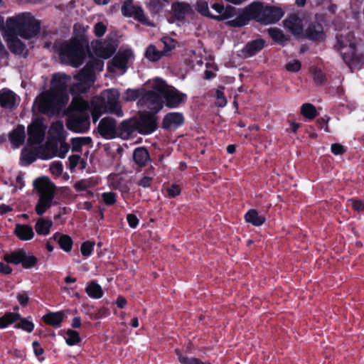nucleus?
<instances>
[{"label":"nucleus","instance_id":"24","mask_svg":"<svg viewBox=\"0 0 364 364\" xmlns=\"http://www.w3.org/2000/svg\"><path fill=\"white\" fill-rule=\"evenodd\" d=\"M263 5L261 3H254L247 6L244 10V14L247 19H256L260 22L262 17Z\"/></svg>","mask_w":364,"mask_h":364},{"label":"nucleus","instance_id":"31","mask_svg":"<svg viewBox=\"0 0 364 364\" xmlns=\"http://www.w3.org/2000/svg\"><path fill=\"white\" fill-rule=\"evenodd\" d=\"M50 136L57 140H61L65 138V130L63 122L58 121L53 122L49 129Z\"/></svg>","mask_w":364,"mask_h":364},{"label":"nucleus","instance_id":"25","mask_svg":"<svg viewBox=\"0 0 364 364\" xmlns=\"http://www.w3.org/2000/svg\"><path fill=\"white\" fill-rule=\"evenodd\" d=\"M14 233L21 240L26 241L33 238L35 234L33 228L28 225L16 224Z\"/></svg>","mask_w":364,"mask_h":364},{"label":"nucleus","instance_id":"19","mask_svg":"<svg viewBox=\"0 0 364 364\" xmlns=\"http://www.w3.org/2000/svg\"><path fill=\"white\" fill-rule=\"evenodd\" d=\"M284 25L293 35L297 37L303 35L302 21L296 14L290 15L285 19Z\"/></svg>","mask_w":364,"mask_h":364},{"label":"nucleus","instance_id":"63","mask_svg":"<svg viewBox=\"0 0 364 364\" xmlns=\"http://www.w3.org/2000/svg\"><path fill=\"white\" fill-rule=\"evenodd\" d=\"M17 299L21 305L26 306L29 300V296L26 292L22 291L18 294Z\"/></svg>","mask_w":364,"mask_h":364},{"label":"nucleus","instance_id":"52","mask_svg":"<svg viewBox=\"0 0 364 364\" xmlns=\"http://www.w3.org/2000/svg\"><path fill=\"white\" fill-rule=\"evenodd\" d=\"M141 95L139 90L127 89L122 96V99L125 101H134Z\"/></svg>","mask_w":364,"mask_h":364},{"label":"nucleus","instance_id":"6","mask_svg":"<svg viewBox=\"0 0 364 364\" xmlns=\"http://www.w3.org/2000/svg\"><path fill=\"white\" fill-rule=\"evenodd\" d=\"M104 63L101 60H95L93 64L90 62L76 75L75 82L70 85V92L77 95L86 92L95 81V70L102 71Z\"/></svg>","mask_w":364,"mask_h":364},{"label":"nucleus","instance_id":"22","mask_svg":"<svg viewBox=\"0 0 364 364\" xmlns=\"http://www.w3.org/2000/svg\"><path fill=\"white\" fill-rule=\"evenodd\" d=\"M171 9L178 19H183L186 16L193 12L191 6L186 2H175L172 4Z\"/></svg>","mask_w":364,"mask_h":364},{"label":"nucleus","instance_id":"53","mask_svg":"<svg viewBox=\"0 0 364 364\" xmlns=\"http://www.w3.org/2000/svg\"><path fill=\"white\" fill-rule=\"evenodd\" d=\"M95 243L87 241L82 244L80 247L81 253L85 257H89L93 251Z\"/></svg>","mask_w":364,"mask_h":364},{"label":"nucleus","instance_id":"51","mask_svg":"<svg viewBox=\"0 0 364 364\" xmlns=\"http://www.w3.org/2000/svg\"><path fill=\"white\" fill-rule=\"evenodd\" d=\"M196 6L197 11L201 15L212 18V14L209 11L208 4L207 1L204 0H199L196 3Z\"/></svg>","mask_w":364,"mask_h":364},{"label":"nucleus","instance_id":"60","mask_svg":"<svg viewBox=\"0 0 364 364\" xmlns=\"http://www.w3.org/2000/svg\"><path fill=\"white\" fill-rule=\"evenodd\" d=\"M166 191L170 197L174 198L180 194L181 189L178 185L172 184L166 188Z\"/></svg>","mask_w":364,"mask_h":364},{"label":"nucleus","instance_id":"39","mask_svg":"<svg viewBox=\"0 0 364 364\" xmlns=\"http://www.w3.org/2000/svg\"><path fill=\"white\" fill-rule=\"evenodd\" d=\"M151 88L153 89L152 91L155 92L159 95L160 94L164 95L166 91H168V90L170 88V87H168L166 85L165 81L160 78H156L155 80H154L153 82H151Z\"/></svg>","mask_w":364,"mask_h":364},{"label":"nucleus","instance_id":"58","mask_svg":"<svg viewBox=\"0 0 364 364\" xmlns=\"http://www.w3.org/2000/svg\"><path fill=\"white\" fill-rule=\"evenodd\" d=\"M348 205L356 211L364 210V201L358 199H350L348 200Z\"/></svg>","mask_w":364,"mask_h":364},{"label":"nucleus","instance_id":"1","mask_svg":"<svg viewBox=\"0 0 364 364\" xmlns=\"http://www.w3.org/2000/svg\"><path fill=\"white\" fill-rule=\"evenodd\" d=\"M39 28V22L31 14L21 13L6 19L2 35L11 51L22 55L25 53L26 46L18 36L29 39L36 35Z\"/></svg>","mask_w":364,"mask_h":364},{"label":"nucleus","instance_id":"18","mask_svg":"<svg viewBox=\"0 0 364 364\" xmlns=\"http://www.w3.org/2000/svg\"><path fill=\"white\" fill-rule=\"evenodd\" d=\"M212 9L217 13L216 15L212 14V18L218 21H223L233 17L235 14V8L215 3L212 5Z\"/></svg>","mask_w":364,"mask_h":364},{"label":"nucleus","instance_id":"14","mask_svg":"<svg viewBox=\"0 0 364 364\" xmlns=\"http://www.w3.org/2000/svg\"><path fill=\"white\" fill-rule=\"evenodd\" d=\"M122 12L126 16L133 17L141 23L146 22V17L141 7L134 4L132 0H127L124 3Z\"/></svg>","mask_w":364,"mask_h":364},{"label":"nucleus","instance_id":"41","mask_svg":"<svg viewBox=\"0 0 364 364\" xmlns=\"http://www.w3.org/2000/svg\"><path fill=\"white\" fill-rule=\"evenodd\" d=\"M155 176L154 168L148 169L144 173L143 177L138 181V185L143 188L150 187L152 180Z\"/></svg>","mask_w":364,"mask_h":364},{"label":"nucleus","instance_id":"8","mask_svg":"<svg viewBox=\"0 0 364 364\" xmlns=\"http://www.w3.org/2000/svg\"><path fill=\"white\" fill-rule=\"evenodd\" d=\"M336 48L343 55L345 62L350 63L356 58V45L357 41L350 31H345L339 36L336 37Z\"/></svg>","mask_w":364,"mask_h":364},{"label":"nucleus","instance_id":"12","mask_svg":"<svg viewBox=\"0 0 364 364\" xmlns=\"http://www.w3.org/2000/svg\"><path fill=\"white\" fill-rule=\"evenodd\" d=\"M138 104L146 107L152 113L158 112L163 107L161 96L153 91L146 92L139 100Z\"/></svg>","mask_w":364,"mask_h":364},{"label":"nucleus","instance_id":"43","mask_svg":"<svg viewBox=\"0 0 364 364\" xmlns=\"http://www.w3.org/2000/svg\"><path fill=\"white\" fill-rule=\"evenodd\" d=\"M88 26H85L80 23H76L73 26L74 36L71 38H77L83 44L84 35L87 31Z\"/></svg>","mask_w":364,"mask_h":364},{"label":"nucleus","instance_id":"17","mask_svg":"<svg viewBox=\"0 0 364 364\" xmlns=\"http://www.w3.org/2000/svg\"><path fill=\"white\" fill-rule=\"evenodd\" d=\"M156 127V122L154 116L144 114L137 119L138 132L143 134L152 133Z\"/></svg>","mask_w":364,"mask_h":364},{"label":"nucleus","instance_id":"50","mask_svg":"<svg viewBox=\"0 0 364 364\" xmlns=\"http://www.w3.org/2000/svg\"><path fill=\"white\" fill-rule=\"evenodd\" d=\"M161 42L164 45V48L162 50L164 52V55H166L170 50L174 48L177 44V42L173 38L168 36H164L161 38Z\"/></svg>","mask_w":364,"mask_h":364},{"label":"nucleus","instance_id":"16","mask_svg":"<svg viewBox=\"0 0 364 364\" xmlns=\"http://www.w3.org/2000/svg\"><path fill=\"white\" fill-rule=\"evenodd\" d=\"M284 12L279 8L274 6H263L262 17L260 23L263 24L274 23L282 18Z\"/></svg>","mask_w":364,"mask_h":364},{"label":"nucleus","instance_id":"33","mask_svg":"<svg viewBox=\"0 0 364 364\" xmlns=\"http://www.w3.org/2000/svg\"><path fill=\"white\" fill-rule=\"evenodd\" d=\"M245 218L247 223H252L255 226H259L265 221V218L262 215H259L257 210H250L245 215Z\"/></svg>","mask_w":364,"mask_h":364},{"label":"nucleus","instance_id":"56","mask_svg":"<svg viewBox=\"0 0 364 364\" xmlns=\"http://www.w3.org/2000/svg\"><path fill=\"white\" fill-rule=\"evenodd\" d=\"M91 186V181L87 179L80 180L74 185V188L78 191L87 190Z\"/></svg>","mask_w":364,"mask_h":364},{"label":"nucleus","instance_id":"49","mask_svg":"<svg viewBox=\"0 0 364 364\" xmlns=\"http://www.w3.org/2000/svg\"><path fill=\"white\" fill-rule=\"evenodd\" d=\"M38 262L37 258L31 255H27L24 251L22 257L21 264L24 268H31L34 267Z\"/></svg>","mask_w":364,"mask_h":364},{"label":"nucleus","instance_id":"3","mask_svg":"<svg viewBox=\"0 0 364 364\" xmlns=\"http://www.w3.org/2000/svg\"><path fill=\"white\" fill-rule=\"evenodd\" d=\"M75 112L68 119L67 127L75 132L83 133L89 130L90 126V112L92 113V107L81 98L75 97L72 102Z\"/></svg>","mask_w":364,"mask_h":364},{"label":"nucleus","instance_id":"36","mask_svg":"<svg viewBox=\"0 0 364 364\" xmlns=\"http://www.w3.org/2000/svg\"><path fill=\"white\" fill-rule=\"evenodd\" d=\"M85 291L90 297L93 299H100L103 296L101 286L95 282H90L85 288Z\"/></svg>","mask_w":364,"mask_h":364},{"label":"nucleus","instance_id":"46","mask_svg":"<svg viewBox=\"0 0 364 364\" xmlns=\"http://www.w3.org/2000/svg\"><path fill=\"white\" fill-rule=\"evenodd\" d=\"M65 341L68 345L73 346L80 341V337L77 331L69 329L66 332Z\"/></svg>","mask_w":364,"mask_h":364},{"label":"nucleus","instance_id":"32","mask_svg":"<svg viewBox=\"0 0 364 364\" xmlns=\"http://www.w3.org/2000/svg\"><path fill=\"white\" fill-rule=\"evenodd\" d=\"M52 225L51 220L41 218L36 221L35 229L38 235H47L49 234Z\"/></svg>","mask_w":364,"mask_h":364},{"label":"nucleus","instance_id":"5","mask_svg":"<svg viewBox=\"0 0 364 364\" xmlns=\"http://www.w3.org/2000/svg\"><path fill=\"white\" fill-rule=\"evenodd\" d=\"M105 97L106 98V105H105L100 99L92 101V115L94 122H97L100 116L104 112L114 114L118 117L123 116L122 110L118 102L119 97L118 90L114 89L107 90L105 93Z\"/></svg>","mask_w":364,"mask_h":364},{"label":"nucleus","instance_id":"45","mask_svg":"<svg viewBox=\"0 0 364 364\" xmlns=\"http://www.w3.org/2000/svg\"><path fill=\"white\" fill-rule=\"evenodd\" d=\"M23 254V250L14 252L11 254H7V255H5L4 259L8 263H13L15 264H18L21 263Z\"/></svg>","mask_w":364,"mask_h":364},{"label":"nucleus","instance_id":"7","mask_svg":"<svg viewBox=\"0 0 364 364\" xmlns=\"http://www.w3.org/2000/svg\"><path fill=\"white\" fill-rule=\"evenodd\" d=\"M39 193V199L36 205V213L43 215L50 206L54 198L55 186L46 178H40L34 181Z\"/></svg>","mask_w":364,"mask_h":364},{"label":"nucleus","instance_id":"61","mask_svg":"<svg viewBox=\"0 0 364 364\" xmlns=\"http://www.w3.org/2000/svg\"><path fill=\"white\" fill-rule=\"evenodd\" d=\"M107 31V26L102 22L97 23L94 26L95 34L98 36H102Z\"/></svg>","mask_w":364,"mask_h":364},{"label":"nucleus","instance_id":"29","mask_svg":"<svg viewBox=\"0 0 364 364\" xmlns=\"http://www.w3.org/2000/svg\"><path fill=\"white\" fill-rule=\"evenodd\" d=\"M43 318L46 323L58 328L63 321L64 313L63 311L48 313Z\"/></svg>","mask_w":364,"mask_h":364},{"label":"nucleus","instance_id":"11","mask_svg":"<svg viewBox=\"0 0 364 364\" xmlns=\"http://www.w3.org/2000/svg\"><path fill=\"white\" fill-rule=\"evenodd\" d=\"M46 130V126L40 119L34 120L31 125L28 127V142L31 145H38L44 139Z\"/></svg>","mask_w":364,"mask_h":364},{"label":"nucleus","instance_id":"4","mask_svg":"<svg viewBox=\"0 0 364 364\" xmlns=\"http://www.w3.org/2000/svg\"><path fill=\"white\" fill-rule=\"evenodd\" d=\"M58 52L62 63L77 68L85 59L83 44L77 38H70L58 46Z\"/></svg>","mask_w":364,"mask_h":364},{"label":"nucleus","instance_id":"54","mask_svg":"<svg viewBox=\"0 0 364 364\" xmlns=\"http://www.w3.org/2000/svg\"><path fill=\"white\" fill-rule=\"evenodd\" d=\"M223 90H224L223 87L220 88V89L217 90V91L215 92V96H216L215 104L217 106H218L220 107H224L227 105V102H228L226 97L224 95Z\"/></svg>","mask_w":364,"mask_h":364},{"label":"nucleus","instance_id":"30","mask_svg":"<svg viewBox=\"0 0 364 364\" xmlns=\"http://www.w3.org/2000/svg\"><path fill=\"white\" fill-rule=\"evenodd\" d=\"M21 318V315L16 312H6L0 317V329L6 328Z\"/></svg>","mask_w":364,"mask_h":364},{"label":"nucleus","instance_id":"37","mask_svg":"<svg viewBox=\"0 0 364 364\" xmlns=\"http://www.w3.org/2000/svg\"><path fill=\"white\" fill-rule=\"evenodd\" d=\"M165 55L164 52L158 50L155 46L149 45L145 51L146 58L152 62H156L160 60L162 56Z\"/></svg>","mask_w":364,"mask_h":364},{"label":"nucleus","instance_id":"42","mask_svg":"<svg viewBox=\"0 0 364 364\" xmlns=\"http://www.w3.org/2000/svg\"><path fill=\"white\" fill-rule=\"evenodd\" d=\"M268 33L275 42L279 43H283L288 39L283 32L277 28L268 29Z\"/></svg>","mask_w":364,"mask_h":364},{"label":"nucleus","instance_id":"9","mask_svg":"<svg viewBox=\"0 0 364 364\" xmlns=\"http://www.w3.org/2000/svg\"><path fill=\"white\" fill-rule=\"evenodd\" d=\"M134 59V53L131 49L119 51L113 59L108 63L107 69L109 72L119 75L126 72L127 64Z\"/></svg>","mask_w":364,"mask_h":364},{"label":"nucleus","instance_id":"38","mask_svg":"<svg viewBox=\"0 0 364 364\" xmlns=\"http://www.w3.org/2000/svg\"><path fill=\"white\" fill-rule=\"evenodd\" d=\"M69 149H70V145L68 143L60 142V146L58 149H57L55 153L53 152L51 154H46L45 156H42L41 158L43 159H49L53 158L54 156H57L60 158H64V157H65Z\"/></svg>","mask_w":364,"mask_h":364},{"label":"nucleus","instance_id":"48","mask_svg":"<svg viewBox=\"0 0 364 364\" xmlns=\"http://www.w3.org/2000/svg\"><path fill=\"white\" fill-rule=\"evenodd\" d=\"M21 160L23 165H28L36 160V155L33 151L23 149L21 152Z\"/></svg>","mask_w":364,"mask_h":364},{"label":"nucleus","instance_id":"57","mask_svg":"<svg viewBox=\"0 0 364 364\" xmlns=\"http://www.w3.org/2000/svg\"><path fill=\"white\" fill-rule=\"evenodd\" d=\"M301 63L298 60H292L286 65V69L289 72H298L301 69Z\"/></svg>","mask_w":364,"mask_h":364},{"label":"nucleus","instance_id":"64","mask_svg":"<svg viewBox=\"0 0 364 364\" xmlns=\"http://www.w3.org/2000/svg\"><path fill=\"white\" fill-rule=\"evenodd\" d=\"M127 220L129 223V225L132 228H135L138 225L139 220L135 215L128 214L127 216Z\"/></svg>","mask_w":364,"mask_h":364},{"label":"nucleus","instance_id":"35","mask_svg":"<svg viewBox=\"0 0 364 364\" xmlns=\"http://www.w3.org/2000/svg\"><path fill=\"white\" fill-rule=\"evenodd\" d=\"M134 161L140 166L146 165L149 159L147 150L143 147L137 148L134 150L133 154Z\"/></svg>","mask_w":364,"mask_h":364},{"label":"nucleus","instance_id":"20","mask_svg":"<svg viewBox=\"0 0 364 364\" xmlns=\"http://www.w3.org/2000/svg\"><path fill=\"white\" fill-rule=\"evenodd\" d=\"M135 132H138L137 119L125 120L118 127V136L124 139H128Z\"/></svg>","mask_w":364,"mask_h":364},{"label":"nucleus","instance_id":"27","mask_svg":"<svg viewBox=\"0 0 364 364\" xmlns=\"http://www.w3.org/2000/svg\"><path fill=\"white\" fill-rule=\"evenodd\" d=\"M305 35L308 38L317 41L323 40L325 37L323 27L318 23L309 25Z\"/></svg>","mask_w":364,"mask_h":364},{"label":"nucleus","instance_id":"40","mask_svg":"<svg viewBox=\"0 0 364 364\" xmlns=\"http://www.w3.org/2000/svg\"><path fill=\"white\" fill-rule=\"evenodd\" d=\"M92 142L90 137H75L71 140L72 150L73 151L79 152L82 149V146L84 145L89 144Z\"/></svg>","mask_w":364,"mask_h":364},{"label":"nucleus","instance_id":"47","mask_svg":"<svg viewBox=\"0 0 364 364\" xmlns=\"http://www.w3.org/2000/svg\"><path fill=\"white\" fill-rule=\"evenodd\" d=\"M18 321L19 322L14 326V328H21L28 333L33 331L34 328V324L32 321H29L28 318H22L21 317L20 319H18Z\"/></svg>","mask_w":364,"mask_h":364},{"label":"nucleus","instance_id":"21","mask_svg":"<svg viewBox=\"0 0 364 364\" xmlns=\"http://www.w3.org/2000/svg\"><path fill=\"white\" fill-rule=\"evenodd\" d=\"M183 116L180 112H170L163 119V127L168 129H176L183 123Z\"/></svg>","mask_w":364,"mask_h":364},{"label":"nucleus","instance_id":"59","mask_svg":"<svg viewBox=\"0 0 364 364\" xmlns=\"http://www.w3.org/2000/svg\"><path fill=\"white\" fill-rule=\"evenodd\" d=\"M50 170L53 175L58 176L63 172V165L60 162L58 161L53 162L50 166Z\"/></svg>","mask_w":364,"mask_h":364},{"label":"nucleus","instance_id":"2","mask_svg":"<svg viewBox=\"0 0 364 364\" xmlns=\"http://www.w3.org/2000/svg\"><path fill=\"white\" fill-rule=\"evenodd\" d=\"M71 77L63 73L55 74L49 91L43 92L36 100V104L42 113L53 112L68 101L67 87Z\"/></svg>","mask_w":364,"mask_h":364},{"label":"nucleus","instance_id":"26","mask_svg":"<svg viewBox=\"0 0 364 364\" xmlns=\"http://www.w3.org/2000/svg\"><path fill=\"white\" fill-rule=\"evenodd\" d=\"M16 95L12 91L3 89L0 91V105L2 107L11 109L16 103Z\"/></svg>","mask_w":364,"mask_h":364},{"label":"nucleus","instance_id":"44","mask_svg":"<svg viewBox=\"0 0 364 364\" xmlns=\"http://www.w3.org/2000/svg\"><path fill=\"white\" fill-rule=\"evenodd\" d=\"M301 114L309 119H313L316 116V110L314 105L309 103L304 104L301 108Z\"/></svg>","mask_w":364,"mask_h":364},{"label":"nucleus","instance_id":"10","mask_svg":"<svg viewBox=\"0 0 364 364\" xmlns=\"http://www.w3.org/2000/svg\"><path fill=\"white\" fill-rule=\"evenodd\" d=\"M91 48L97 56L107 59L115 53L117 46L114 40L106 38L103 41L97 40L92 42Z\"/></svg>","mask_w":364,"mask_h":364},{"label":"nucleus","instance_id":"13","mask_svg":"<svg viewBox=\"0 0 364 364\" xmlns=\"http://www.w3.org/2000/svg\"><path fill=\"white\" fill-rule=\"evenodd\" d=\"M99 134L106 139H112L118 136V127L115 119L111 117H105L98 124Z\"/></svg>","mask_w":364,"mask_h":364},{"label":"nucleus","instance_id":"55","mask_svg":"<svg viewBox=\"0 0 364 364\" xmlns=\"http://www.w3.org/2000/svg\"><path fill=\"white\" fill-rule=\"evenodd\" d=\"M102 198L106 205H111L115 203L117 195L113 192H106L102 194Z\"/></svg>","mask_w":364,"mask_h":364},{"label":"nucleus","instance_id":"34","mask_svg":"<svg viewBox=\"0 0 364 364\" xmlns=\"http://www.w3.org/2000/svg\"><path fill=\"white\" fill-rule=\"evenodd\" d=\"M53 238L58 242L60 247L65 252L71 250L73 247V240L68 235L55 233L53 235Z\"/></svg>","mask_w":364,"mask_h":364},{"label":"nucleus","instance_id":"23","mask_svg":"<svg viewBox=\"0 0 364 364\" xmlns=\"http://www.w3.org/2000/svg\"><path fill=\"white\" fill-rule=\"evenodd\" d=\"M264 41L261 38L252 41L244 47L242 53L245 57H251L260 51L264 47Z\"/></svg>","mask_w":364,"mask_h":364},{"label":"nucleus","instance_id":"28","mask_svg":"<svg viewBox=\"0 0 364 364\" xmlns=\"http://www.w3.org/2000/svg\"><path fill=\"white\" fill-rule=\"evenodd\" d=\"M25 136V127L19 125L10 134L9 139L14 147H18L23 143Z\"/></svg>","mask_w":364,"mask_h":364},{"label":"nucleus","instance_id":"15","mask_svg":"<svg viewBox=\"0 0 364 364\" xmlns=\"http://www.w3.org/2000/svg\"><path fill=\"white\" fill-rule=\"evenodd\" d=\"M164 96L166 100V105L169 108L178 107L181 104L185 102L187 98L186 94L171 87H170Z\"/></svg>","mask_w":364,"mask_h":364},{"label":"nucleus","instance_id":"62","mask_svg":"<svg viewBox=\"0 0 364 364\" xmlns=\"http://www.w3.org/2000/svg\"><path fill=\"white\" fill-rule=\"evenodd\" d=\"M313 75L314 80L317 84H321L326 80L325 75L321 70L315 69Z\"/></svg>","mask_w":364,"mask_h":364}]
</instances>
